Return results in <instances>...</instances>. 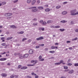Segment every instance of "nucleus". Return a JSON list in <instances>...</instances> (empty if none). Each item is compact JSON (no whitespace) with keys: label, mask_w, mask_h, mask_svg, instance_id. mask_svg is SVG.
I'll return each mask as SVG.
<instances>
[{"label":"nucleus","mask_w":78,"mask_h":78,"mask_svg":"<svg viewBox=\"0 0 78 78\" xmlns=\"http://www.w3.org/2000/svg\"><path fill=\"white\" fill-rule=\"evenodd\" d=\"M76 9L72 10L70 11V13L71 16H75L76 15Z\"/></svg>","instance_id":"f257e3e1"},{"label":"nucleus","mask_w":78,"mask_h":78,"mask_svg":"<svg viewBox=\"0 0 78 78\" xmlns=\"http://www.w3.org/2000/svg\"><path fill=\"white\" fill-rule=\"evenodd\" d=\"M61 63H62L63 64H66L65 63H63V60H61L60 61V62L55 63V65H60Z\"/></svg>","instance_id":"f03ea898"},{"label":"nucleus","mask_w":78,"mask_h":78,"mask_svg":"<svg viewBox=\"0 0 78 78\" xmlns=\"http://www.w3.org/2000/svg\"><path fill=\"white\" fill-rule=\"evenodd\" d=\"M40 23L42 25H45L47 24V23L45 22H43V20H41L40 21Z\"/></svg>","instance_id":"7ed1b4c3"},{"label":"nucleus","mask_w":78,"mask_h":78,"mask_svg":"<svg viewBox=\"0 0 78 78\" xmlns=\"http://www.w3.org/2000/svg\"><path fill=\"white\" fill-rule=\"evenodd\" d=\"M29 53L30 54H33L34 53V51L33 50H30L29 51Z\"/></svg>","instance_id":"20e7f679"},{"label":"nucleus","mask_w":78,"mask_h":78,"mask_svg":"<svg viewBox=\"0 0 78 78\" xmlns=\"http://www.w3.org/2000/svg\"><path fill=\"white\" fill-rule=\"evenodd\" d=\"M62 15H66L67 14V12L66 11H64L62 12Z\"/></svg>","instance_id":"39448f33"},{"label":"nucleus","mask_w":78,"mask_h":78,"mask_svg":"<svg viewBox=\"0 0 78 78\" xmlns=\"http://www.w3.org/2000/svg\"><path fill=\"white\" fill-rule=\"evenodd\" d=\"M31 62L34 64H36L37 62V60H32L31 61Z\"/></svg>","instance_id":"423d86ee"},{"label":"nucleus","mask_w":78,"mask_h":78,"mask_svg":"<svg viewBox=\"0 0 78 78\" xmlns=\"http://www.w3.org/2000/svg\"><path fill=\"white\" fill-rule=\"evenodd\" d=\"M1 75L3 77H6L7 76V74L6 73H3Z\"/></svg>","instance_id":"0eeeda50"},{"label":"nucleus","mask_w":78,"mask_h":78,"mask_svg":"<svg viewBox=\"0 0 78 78\" xmlns=\"http://www.w3.org/2000/svg\"><path fill=\"white\" fill-rule=\"evenodd\" d=\"M44 39V37H39V38H37V41H39V40H42V39Z\"/></svg>","instance_id":"6e6552de"},{"label":"nucleus","mask_w":78,"mask_h":78,"mask_svg":"<svg viewBox=\"0 0 78 78\" xmlns=\"http://www.w3.org/2000/svg\"><path fill=\"white\" fill-rule=\"evenodd\" d=\"M73 70L72 69L71 70L69 71V72H68V73H69L70 74H72V73H73Z\"/></svg>","instance_id":"1a4fd4ad"},{"label":"nucleus","mask_w":78,"mask_h":78,"mask_svg":"<svg viewBox=\"0 0 78 78\" xmlns=\"http://www.w3.org/2000/svg\"><path fill=\"white\" fill-rule=\"evenodd\" d=\"M27 68H28V67H27L23 66V67H22L21 68V70H25V69H27Z\"/></svg>","instance_id":"9d476101"},{"label":"nucleus","mask_w":78,"mask_h":78,"mask_svg":"<svg viewBox=\"0 0 78 78\" xmlns=\"http://www.w3.org/2000/svg\"><path fill=\"white\" fill-rule=\"evenodd\" d=\"M36 3L35 0H33L32 1L31 4L32 5H34V4Z\"/></svg>","instance_id":"9b49d317"},{"label":"nucleus","mask_w":78,"mask_h":78,"mask_svg":"<svg viewBox=\"0 0 78 78\" xmlns=\"http://www.w3.org/2000/svg\"><path fill=\"white\" fill-rule=\"evenodd\" d=\"M11 28H16L17 27L15 26V25H11L10 26Z\"/></svg>","instance_id":"f8f14e48"},{"label":"nucleus","mask_w":78,"mask_h":78,"mask_svg":"<svg viewBox=\"0 0 78 78\" xmlns=\"http://www.w3.org/2000/svg\"><path fill=\"white\" fill-rule=\"evenodd\" d=\"M37 11V9H33L32 10V12H36Z\"/></svg>","instance_id":"ddd939ff"},{"label":"nucleus","mask_w":78,"mask_h":78,"mask_svg":"<svg viewBox=\"0 0 78 78\" xmlns=\"http://www.w3.org/2000/svg\"><path fill=\"white\" fill-rule=\"evenodd\" d=\"M37 8L39 9H44V8L43 7H41V6L38 7Z\"/></svg>","instance_id":"4468645a"},{"label":"nucleus","mask_w":78,"mask_h":78,"mask_svg":"<svg viewBox=\"0 0 78 78\" xmlns=\"http://www.w3.org/2000/svg\"><path fill=\"white\" fill-rule=\"evenodd\" d=\"M28 56V54H26L24 55V58H27Z\"/></svg>","instance_id":"2eb2a0df"},{"label":"nucleus","mask_w":78,"mask_h":78,"mask_svg":"<svg viewBox=\"0 0 78 78\" xmlns=\"http://www.w3.org/2000/svg\"><path fill=\"white\" fill-rule=\"evenodd\" d=\"M53 22V21L52 20H49L47 21V23H51Z\"/></svg>","instance_id":"dca6fc26"},{"label":"nucleus","mask_w":78,"mask_h":78,"mask_svg":"<svg viewBox=\"0 0 78 78\" xmlns=\"http://www.w3.org/2000/svg\"><path fill=\"white\" fill-rule=\"evenodd\" d=\"M67 22V21H66L65 20H63L60 21V22H61V23H66V22Z\"/></svg>","instance_id":"f3484780"},{"label":"nucleus","mask_w":78,"mask_h":78,"mask_svg":"<svg viewBox=\"0 0 78 78\" xmlns=\"http://www.w3.org/2000/svg\"><path fill=\"white\" fill-rule=\"evenodd\" d=\"M12 38V37H8L6 39L7 41H9V40H10V39H11Z\"/></svg>","instance_id":"a211bd4d"},{"label":"nucleus","mask_w":78,"mask_h":78,"mask_svg":"<svg viewBox=\"0 0 78 78\" xmlns=\"http://www.w3.org/2000/svg\"><path fill=\"white\" fill-rule=\"evenodd\" d=\"M31 0H27V3L28 4H29L31 3Z\"/></svg>","instance_id":"6ab92c4d"},{"label":"nucleus","mask_w":78,"mask_h":78,"mask_svg":"<svg viewBox=\"0 0 78 78\" xmlns=\"http://www.w3.org/2000/svg\"><path fill=\"white\" fill-rule=\"evenodd\" d=\"M60 28L59 26H55L54 27V28Z\"/></svg>","instance_id":"aec40b11"},{"label":"nucleus","mask_w":78,"mask_h":78,"mask_svg":"<svg viewBox=\"0 0 78 78\" xmlns=\"http://www.w3.org/2000/svg\"><path fill=\"white\" fill-rule=\"evenodd\" d=\"M76 23V22H75L74 21H72L71 22V23L72 24H75V23Z\"/></svg>","instance_id":"412c9836"},{"label":"nucleus","mask_w":78,"mask_h":78,"mask_svg":"<svg viewBox=\"0 0 78 78\" xmlns=\"http://www.w3.org/2000/svg\"><path fill=\"white\" fill-rule=\"evenodd\" d=\"M61 7V5H58L56 7V9H59Z\"/></svg>","instance_id":"4be33fe9"},{"label":"nucleus","mask_w":78,"mask_h":78,"mask_svg":"<svg viewBox=\"0 0 78 78\" xmlns=\"http://www.w3.org/2000/svg\"><path fill=\"white\" fill-rule=\"evenodd\" d=\"M45 29H44V28H41L40 27L39 28L40 30H42V31H44V30Z\"/></svg>","instance_id":"5701e85b"},{"label":"nucleus","mask_w":78,"mask_h":78,"mask_svg":"<svg viewBox=\"0 0 78 78\" xmlns=\"http://www.w3.org/2000/svg\"><path fill=\"white\" fill-rule=\"evenodd\" d=\"M45 11L46 12H48V11H50V9H46L45 10Z\"/></svg>","instance_id":"b1692460"},{"label":"nucleus","mask_w":78,"mask_h":78,"mask_svg":"<svg viewBox=\"0 0 78 78\" xmlns=\"http://www.w3.org/2000/svg\"><path fill=\"white\" fill-rule=\"evenodd\" d=\"M55 52L54 51H49V53H54Z\"/></svg>","instance_id":"393cba45"},{"label":"nucleus","mask_w":78,"mask_h":78,"mask_svg":"<svg viewBox=\"0 0 78 78\" xmlns=\"http://www.w3.org/2000/svg\"><path fill=\"white\" fill-rule=\"evenodd\" d=\"M1 5H4L5 4H6V2H3L1 3Z\"/></svg>","instance_id":"a878e982"},{"label":"nucleus","mask_w":78,"mask_h":78,"mask_svg":"<svg viewBox=\"0 0 78 78\" xmlns=\"http://www.w3.org/2000/svg\"><path fill=\"white\" fill-rule=\"evenodd\" d=\"M78 39L77 37H76L72 40V41H76Z\"/></svg>","instance_id":"bb28decb"},{"label":"nucleus","mask_w":78,"mask_h":78,"mask_svg":"<svg viewBox=\"0 0 78 78\" xmlns=\"http://www.w3.org/2000/svg\"><path fill=\"white\" fill-rule=\"evenodd\" d=\"M64 29H60L59 30L60 31L62 32V31H64Z\"/></svg>","instance_id":"cd10ccee"},{"label":"nucleus","mask_w":78,"mask_h":78,"mask_svg":"<svg viewBox=\"0 0 78 78\" xmlns=\"http://www.w3.org/2000/svg\"><path fill=\"white\" fill-rule=\"evenodd\" d=\"M19 58L20 59H23V58H24V57L22 55H20L19 57Z\"/></svg>","instance_id":"c85d7f7f"},{"label":"nucleus","mask_w":78,"mask_h":78,"mask_svg":"<svg viewBox=\"0 0 78 78\" xmlns=\"http://www.w3.org/2000/svg\"><path fill=\"white\" fill-rule=\"evenodd\" d=\"M40 2H41V1L39 0H37V4H39V3H40Z\"/></svg>","instance_id":"c756f323"},{"label":"nucleus","mask_w":78,"mask_h":78,"mask_svg":"<svg viewBox=\"0 0 78 78\" xmlns=\"http://www.w3.org/2000/svg\"><path fill=\"white\" fill-rule=\"evenodd\" d=\"M7 14L8 15V16H11V15H12V13H7Z\"/></svg>","instance_id":"7c9ffc66"},{"label":"nucleus","mask_w":78,"mask_h":78,"mask_svg":"<svg viewBox=\"0 0 78 78\" xmlns=\"http://www.w3.org/2000/svg\"><path fill=\"white\" fill-rule=\"evenodd\" d=\"M64 69H68V67L67 66H64Z\"/></svg>","instance_id":"2f4dec72"},{"label":"nucleus","mask_w":78,"mask_h":78,"mask_svg":"<svg viewBox=\"0 0 78 78\" xmlns=\"http://www.w3.org/2000/svg\"><path fill=\"white\" fill-rule=\"evenodd\" d=\"M6 60V59H0V61H5Z\"/></svg>","instance_id":"473e14b6"},{"label":"nucleus","mask_w":78,"mask_h":78,"mask_svg":"<svg viewBox=\"0 0 78 78\" xmlns=\"http://www.w3.org/2000/svg\"><path fill=\"white\" fill-rule=\"evenodd\" d=\"M39 61H44V59H39Z\"/></svg>","instance_id":"72a5a7b5"},{"label":"nucleus","mask_w":78,"mask_h":78,"mask_svg":"<svg viewBox=\"0 0 78 78\" xmlns=\"http://www.w3.org/2000/svg\"><path fill=\"white\" fill-rule=\"evenodd\" d=\"M67 2H63V5H66V4H67Z\"/></svg>","instance_id":"f704fd0d"},{"label":"nucleus","mask_w":78,"mask_h":78,"mask_svg":"<svg viewBox=\"0 0 78 78\" xmlns=\"http://www.w3.org/2000/svg\"><path fill=\"white\" fill-rule=\"evenodd\" d=\"M31 75H36V73H31Z\"/></svg>","instance_id":"c9c22d12"},{"label":"nucleus","mask_w":78,"mask_h":78,"mask_svg":"<svg viewBox=\"0 0 78 78\" xmlns=\"http://www.w3.org/2000/svg\"><path fill=\"white\" fill-rule=\"evenodd\" d=\"M14 77V75H12L10 76V78H13Z\"/></svg>","instance_id":"e433bc0d"},{"label":"nucleus","mask_w":78,"mask_h":78,"mask_svg":"<svg viewBox=\"0 0 78 78\" xmlns=\"http://www.w3.org/2000/svg\"><path fill=\"white\" fill-rule=\"evenodd\" d=\"M18 76H19L18 75H14V77H15V78H18Z\"/></svg>","instance_id":"4c0bfd02"},{"label":"nucleus","mask_w":78,"mask_h":78,"mask_svg":"<svg viewBox=\"0 0 78 78\" xmlns=\"http://www.w3.org/2000/svg\"><path fill=\"white\" fill-rule=\"evenodd\" d=\"M23 33H24V32H23V31H21L18 33H19V34H23Z\"/></svg>","instance_id":"58836bf2"},{"label":"nucleus","mask_w":78,"mask_h":78,"mask_svg":"<svg viewBox=\"0 0 78 78\" xmlns=\"http://www.w3.org/2000/svg\"><path fill=\"white\" fill-rule=\"evenodd\" d=\"M18 2V0H16L15 1H13V2L14 3H17Z\"/></svg>","instance_id":"ea45409f"},{"label":"nucleus","mask_w":78,"mask_h":78,"mask_svg":"<svg viewBox=\"0 0 78 78\" xmlns=\"http://www.w3.org/2000/svg\"><path fill=\"white\" fill-rule=\"evenodd\" d=\"M74 66H78V63H75Z\"/></svg>","instance_id":"a19ab883"},{"label":"nucleus","mask_w":78,"mask_h":78,"mask_svg":"<svg viewBox=\"0 0 78 78\" xmlns=\"http://www.w3.org/2000/svg\"><path fill=\"white\" fill-rule=\"evenodd\" d=\"M22 67V66L20 65H19L18 66V69H20V68Z\"/></svg>","instance_id":"79ce46f5"},{"label":"nucleus","mask_w":78,"mask_h":78,"mask_svg":"<svg viewBox=\"0 0 78 78\" xmlns=\"http://www.w3.org/2000/svg\"><path fill=\"white\" fill-rule=\"evenodd\" d=\"M40 47V46H36V48H39Z\"/></svg>","instance_id":"37998d69"},{"label":"nucleus","mask_w":78,"mask_h":78,"mask_svg":"<svg viewBox=\"0 0 78 78\" xmlns=\"http://www.w3.org/2000/svg\"><path fill=\"white\" fill-rule=\"evenodd\" d=\"M27 39L26 38H23L22 40V41H25V40H27Z\"/></svg>","instance_id":"c03bdc74"},{"label":"nucleus","mask_w":78,"mask_h":78,"mask_svg":"<svg viewBox=\"0 0 78 78\" xmlns=\"http://www.w3.org/2000/svg\"><path fill=\"white\" fill-rule=\"evenodd\" d=\"M68 66H72V63H69L68 64Z\"/></svg>","instance_id":"a18cd8bd"},{"label":"nucleus","mask_w":78,"mask_h":78,"mask_svg":"<svg viewBox=\"0 0 78 78\" xmlns=\"http://www.w3.org/2000/svg\"><path fill=\"white\" fill-rule=\"evenodd\" d=\"M51 48L52 49H54V48H55V46H52L51 47Z\"/></svg>","instance_id":"49530a36"},{"label":"nucleus","mask_w":78,"mask_h":78,"mask_svg":"<svg viewBox=\"0 0 78 78\" xmlns=\"http://www.w3.org/2000/svg\"><path fill=\"white\" fill-rule=\"evenodd\" d=\"M27 78H31V76H27Z\"/></svg>","instance_id":"de8ad7c7"},{"label":"nucleus","mask_w":78,"mask_h":78,"mask_svg":"<svg viewBox=\"0 0 78 78\" xmlns=\"http://www.w3.org/2000/svg\"><path fill=\"white\" fill-rule=\"evenodd\" d=\"M37 25V23H34L33 25L35 26V25Z\"/></svg>","instance_id":"09e8293b"},{"label":"nucleus","mask_w":78,"mask_h":78,"mask_svg":"<svg viewBox=\"0 0 78 78\" xmlns=\"http://www.w3.org/2000/svg\"><path fill=\"white\" fill-rule=\"evenodd\" d=\"M3 46H5V43H2L1 44Z\"/></svg>","instance_id":"8fccbe9b"},{"label":"nucleus","mask_w":78,"mask_h":78,"mask_svg":"<svg viewBox=\"0 0 78 78\" xmlns=\"http://www.w3.org/2000/svg\"><path fill=\"white\" fill-rule=\"evenodd\" d=\"M48 50V48H45L44 49V50H45V51H47Z\"/></svg>","instance_id":"3c124183"},{"label":"nucleus","mask_w":78,"mask_h":78,"mask_svg":"<svg viewBox=\"0 0 78 78\" xmlns=\"http://www.w3.org/2000/svg\"><path fill=\"white\" fill-rule=\"evenodd\" d=\"M70 61H71L70 59H69L68 60V63H69V62H70Z\"/></svg>","instance_id":"603ef678"},{"label":"nucleus","mask_w":78,"mask_h":78,"mask_svg":"<svg viewBox=\"0 0 78 78\" xmlns=\"http://www.w3.org/2000/svg\"><path fill=\"white\" fill-rule=\"evenodd\" d=\"M1 40H4V39H5V37H2L1 38Z\"/></svg>","instance_id":"864d4df0"},{"label":"nucleus","mask_w":78,"mask_h":78,"mask_svg":"<svg viewBox=\"0 0 78 78\" xmlns=\"http://www.w3.org/2000/svg\"><path fill=\"white\" fill-rule=\"evenodd\" d=\"M76 32H77L78 33V29H76L75 30Z\"/></svg>","instance_id":"5fc2aeb1"},{"label":"nucleus","mask_w":78,"mask_h":78,"mask_svg":"<svg viewBox=\"0 0 78 78\" xmlns=\"http://www.w3.org/2000/svg\"><path fill=\"white\" fill-rule=\"evenodd\" d=\"M69 50H72V47H70L69 48Z\"/></svg>","instance_id":"6e6d98bb"},{"label":"nucleus","mask_w":78,"mask_h":78,"mask_svg":"<svg viewBox=\"0 0 78 78\" xmlns=\"http://www.w3.org/2000/svg\"><path fill=\"white\" fill-rule=\"evenodd\" d=\"M55 27V26H50V27H51V28H54V27Z\"/></svg>","instance_id":"4d7b16f0"},{"label":"nucleus","mask_w":78,"mask_h":78,"mask_svg":"<svg viewBox=\"0 0 78 78\" xmlns=\"http://www.w3.org/2000/svg\"><path fill=\"white\" fill-rule=\"evenodd\" d=\"M39 59H41V58H42V56L41 55L39 57Z\"/></svg>","instance_id":"13d9d810"},{"label":"nucleus","mask_w":78,"mask_h":78,"mask_svg":"<svg viewBox=\"0 0 78 78\" xmlns=\"http://www.w3.org/2000/svg\"><path fill=\"white\" fill-rule=\"evenodd\" d=\"M40 46H42V47H43V46H44V44H40Z\"/></svg>","instance_id":"bf43d9fd"},{"label":"nucleus","mask_w":78,"mask_h":78,"mask_svg":"<svg viewBox=\"0 0 78 78\" xmlns=\"http://www.w3.org/2000/svg\"><path fill=\"white\" fill-rule=\"evenodd\" d=\"M5 16H8V13H6V14H5Z\"/></svg>","instance_id":"052dcab7"},{"label":"nucleus","mask_w":78,"mask_h":78,"mask_svg":"<svg viewBox=\"0 0 78 78\" xmlns=\"http://www.w3.org/2000/svg\"><path fill=\"white\" fill-rule=\"evenodd\" d=\"M39 77V76H35V78H38Z\"/></svg>","instance_id":"680f3d73"},{"label":"nucleus","mask_w":78,"mask_h":78,"mask_svg":"<svg viewBox=\"0 0 78 78\" xmlns=\"http://www.w3.org/2000/svg\"><path fill=\"white\" fill-rule=\"evenodd\" d=\"M37 8V7H32V9L36 8V9Z\"/></svg>","instance_id":"e2e57ef3"},{"label":"nucleus","mask_w":78,"mask_h":78,"mask_svg":"<svg viewBox=\"0 0 78 78\" xmlns=\"http://www.w3.org/2000/svg\"><path fill=\"white\" fill-rule=\"evenodd\" d=\"M31 66V65L30 64H29L27 65V66Z\"/></svg>","instance_id":"0e129e2a"},{"label":"nucleus","mask_w":78,"mask_h":78,"mask_svg":"<svg viewBox=\"0 0 78 78\" xmlns=\"http://www.w3.org/2000/svg\"><path fill=\"white\" fill-rule=\"evenodd\" d=\"M9 33V32L8 31L6 33V34H8Z\"/></svg>","instance_id":"69168bd1"},{"label":"nucleus","mask_w":78,"mask_h":78,"mask_svg":"<svg viewBox=\"0 0 78 78\" xmlns=\"http://www.w3.org/2000/svg\"><path fill=\"white\" fill-rule=\"evenodd\" d=\"M67 43H70V41H68L66 42Z\"/></svg>","instance_id":"338daca9"},{"label":"nucleus","mask_w":78,"mask_h":78,"mask_svg":"<svg viewBox=\"0 0 78 78\" xmlns=\"http://www.w3.org/2000/svg\"><path fill=\"white\" fill-rule=\"evenodd\" d=\"M78 12H76V15H78Z\"/></svg>","instance_id":"774afa93"}]
</instances>
